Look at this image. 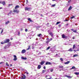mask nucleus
Returning <instances> with one entry per match:
<instances>
[{
    "label": "nucleus",
    "mask_w": 79,
    "mask_h": 79,
    "mask_svg": "<svg viewBox=\"0 0 79 79\" xmlns=\"http://www.w3.org/2000/svg\"><path fill=\"white\" fill-rule=\"evenodd\" d=\"M31 8V7L28 8L27 7H25V11H30Z\"/></svg>",
    "instance_id": "obj_3"
},
{
    "label": "nucleus",
    "mask_w": 79,
    "mask_h": 79,
    "mask_svg": "<svg viewBox=\"0 0 79 79\" xmlns=\"http://www.w3.org/2000/svg\"><path fill=\"white\" fill-rule=\"evenodd\" d=\"M71 9H72V7L71 6H70L68 10H69V11H70V10H71Z\"/></svg>",
    "instance_id": "obj_17"
},
{
    "label": "nucleus",
    "mask_w": 79,
    "mask_h": 79,
    "mask_svg": "<svg viewBox=\"0 0 79 79\" xmlns=\"http://www.w3.org/2000/svg\"><path fill=\"white\" fill-rule=\"evenodd\" d=\"M21 58L23 60H27V58H26V57H21Z\"/></svg>",
    "instance_id": "obj_16"
},
{
    "label": "nucleus",
    "mask_w": 79,
    "mask_h": 79,
    "mask_svg": "<svg viewBox=\"0 0 79 79\" xmlns=\"http://www.w3.org/2000/svg\"><path fill=\"white\" fill-rule=\"evenodd\" d=\"M3 29H2L1 31V34H2V33H3Z\"/></svg>",
    "instance_id": "obj_37"
},
{
    "label": "nucleus",
    "mask_w": 79,
    "mask_h": 79,
    "mask_svg": "<svg viewBox=\"0 0 79 79\" xmlns=\"http://www.w3.org/2000/svg\"><path fill=\"white\" fill-rule=\"evenodd\" d=\"M0 3L2 4L3 5H5L6 4V3H5V1L0 2Z\"/></svg>",
    "instance_id": "obj_5"
},
{
    "label": "nucleus",
    "mask_w": 79,
    "mask_h": 79,
    "mask_svg": "<svg viewBox=\"0 0 79 79\" xmlns=\"http://www.w3.org/2000/svg\"><path fill=\"white\" fill-rule=\"evenodd\" d=\"M2 7H1H1H0V9H2Z\"/></svg>",
    "instance_id": "obj_58"
},
{
    "label": "nucleus",
    "mask_w": 79,
    "mask_h": 79,
    "mask_svg": "<svg viewBox=\"0 0 79 79\" xmlns=\"http://www.w3.org/2000/svg\"><path fill=\"white\" fill-rule=\"evenodd\" d=\"M45 71H46L45 70H43L42 73H45Z\"/></svg>",
    "instance_id": "obj_31"
},
{
    "label": "nucleus",
    "mask_w": 79,
    "mask_h": 79,
    "mask_svg": "<svg viewBox=\"0 0 79 79\" xmlns=\"http://www.w3.org/2000/svg\"><path fill=\"white\" fill-rule=\"evenodd\" d=\"M71 69H76V67L75 66H73L71 68H70Z\"/></svg>",
    "instance_id": "obj_18"
},
{
    "label": "nucleus",
    "mask_w": 79,
    "mask_h": 79,
    "mask_svg": "<svg viewBox=\"0 0 79 79\" xmlns=\"http://www.w3.org/2000/svg\"><path fill=\"white\" fill-rule=\"evenodd\" d=\"M0 29H2V28L0 27Z\"/></svg>",
    "instance_id": "obj_62"
},
{
    "label": "nucleus",
    "mask_w": 79,
    "mask_h": 79,
    "mask_svg": "<svg viewBox=\"0 0 79 79\" xmlns=\"http://www.w3.org/2000/svg\"><path fill=\"white\" fill-rule=\"evenodd\" d=\"M53 40V39L52 38H51L50 40L49 41H51V40Z\"/></svg>",
    "instance_id": "obj_41"
},
{
    "label": "nucleus",
    "mask_w": 79,
    "mask_h": 79,
    "mask_svg": "<svg viewBox=\"0 0 79 79\" xmlns=\"http://www.w3.org/2000/svg\"><path fill=\"white\" fill-rule=\"evenodd\" d=\"M27 72H25V73H26V74H27Z\"/></svg>",
    "instance_id": "obj_55"
},
{
    "label": "nucleus",
    "mask_w": 79,
    "mask_h": 79,
    "mask_svg": "<svg viewBox=\"0 0 79 79\" xmlns=\"http://www.w3.org/2000/svg\"><path fill=\"white\" fill-rule=\"evenodd\" d=\"M8 23H10V21H8L7 22H6L5 23V24H6V25H7Z\"/></svg>",
    "instance_id": "obj_20"
},
{
    "label": "nucleus",
    "mask_w": 79,
    "mask_h": 79,
    "mask_svg": "<svg viewBox=\"0 0 79 79\" xmlns=\"http://www.w3.org/2000/svg\"><path fill=\"white\" fill-rule=\"evenodd\" d=\"M50 35H51V37H53V33H52L51 32L49 33Z\"/></svg>",
    "instance_id": "obj_21"
},
{
    "label": "nucleus",
    "mask_w": 79,
    "mask_h": 79,
    "mask_svg": "<svg viewBox=\"0 0 79 79\" xmlns=\"http://www.w3.org/2000/svg\"><path fill=\"white\" fill-rule=\"evenodd\" d=\"M21 79H26V76L25 75H23L22 77L21 78Z\"/></svg>",
    "instance_id": "obj_15"
},
{
    "label": "nucleus",
    "mask_w": 79,
    "mask_h": 79,
    "mask_svg": "<svg viewBox=\"0 0 79 79\" xmlns=\"http://www.w3.org/2000/svg\"><path fill=\"white\" fill-rule=\"evenodd\" d=\"M73 39H75V38H74V37H73L72 38Z\"/></svg>",
    "instance_id": "obj_48"
},
{
    "label": "nucleus",
    "mask_w": 79,
    "mask_h": 79,
    "mask_svg": "<svg viewBox=\"0 0 79 79\" xmlns=\"http://www.w3.org/2000/svg\"><path fill=\"white\" fill-rule=\"evenodd\" d=\"M65 77H68V78H72L73 77H71V76H68V75H65Z\"/></svg>",
    "instance_id": "obj_11"
},
{
    "label": "nucleus",
    "mask_w": 79,
    "mask_h": 79,
    "mask_svg": "<svg viewBox=\"0 0 79 79\" xmlns=\"http://www.w3.org/2000/svg\"><path fill=\"white\" fill-rule=\"evenodd\" d=\"M10 42V39H8L6 40L4 42L2 41L1 43V44H6V43H8Z\"/></svg>",
    "instance_id": "obj_1"
},
{
    "label": "nucleus",
    "mask_w": 79,
    "mask_h": 79,
    "mask_svg": "<svg viewBox=\"0 0 79 79\" xmlns=\"http://www.w3.org/2000/svg\"><path fill=\"white\" fill-rule=\"evenodd\" d=\"M10 40H13V39L12 38H10Z\"/></svg>",
    "instance_id": "obj_54"
},
{
    "label": "nucleus",
    "mask_w": 79,
    "mask_h": 79,
    "mask_svg": "<svg viewBox=\"0 0 79 79\" xmlns=\"http://www.w3.org/2000/svg\"><path fill=\"white\" fill-rule=\"evenodd\" d=\"M40 35H42V34H39V35H37V36L38 37H40Z\"/></svg>",
    "instance_id": "obj_27"
},
{
    "label": "nucleus",
    "mask_w": 79,
    "mask_h": 79,
    "mask_svg": "<svg viewBox=\"0 0 79 79\" xmlns=\"http://www.w3.org/2000/svg\"><path fill=\"white\" fill-rule=\"evenodd\" d=\"M71 0H69V1L68 2V3H70V2H71Z\"/></svg>",
    "instance_id": "obj_46"
},
{
    "label": "nucleus",
    "mask_w": 79,
    "mask_h": 79,
    "mask_svg": "<svg viewBox=\"0 0 79 79\" xmlns=\"http://www.w3.org/2000/svg\"><path fill=\"white\" fill-rule=\"evenodd\" d=\"M49 42H50V41L48 40V41H46V44H48V43H49Z\"/></svg>",
    "instance_id": "obj_35"
},
{
    "label": "nucleus",
    "mask_w": 79,
    "mask_h": 79,
    "mask_svg": "<svg viewBox=\"0 0 79 79\" xmlns=\"http://www.w3.org/2000/svg\"><path fill=\"white\" fill-rule=\"evenodd\" d=\"M44 69H46V67H45V66H44Z\"/></svg>",
    "instance_id": "obj_42"
},
{
    "label": "nucleus",
    "mask_w": 79,
    "mask_h": 79,
    "mask_svg": "<svg viewBox=\"0 0 79 79\" xmlns=\"http://www.w3.org/2000/svg\"><path fill=\"white\" fill-rule=\"evenodd\" d=\"M6 65L7 66H9V64H8V63L6 62Z\"/></svg>",
    "instance_id": "obj_39"
},
{
    "label": "nucleus",
    "mask_w": 79,
    "mask_h": 79,
    "mask_svg": "<svg viewBox=\"0 0 79 79\" xmlns=\"http://www.w3.org/2000/svg\"><path fill=\"white\" fill-rule=\"evenodd\" d=\"M61 22H58L56 23V25H57V24H60V23Z\"/></svg>",
    "instance_id": "obj_26"
},
{
    "label": "nucleus",
    "mask_w": 79,
    "mask_h": 79,
    "mask_svg": "<svg viewBox=\"0 0 79 79\" xmlns=\"http://www.w3.org/2000/svg\"><path fill=\"white\" fill-rule=\"evenodd\" d=\"M66 21H68V20H65Z\"/></svg>",
    "instance_id": "obj_56"
},
{
    "label": "nucleus",
    "mask_w": 79,
    "mask_h": 79,
    "mask_svg": "<svg viewBox=\"0 0 79 79\" xmlns=\"http://www.w3.org/2000/svg\"><path fill=\"white\" fill-rule=\"evenodd\" d=\"M14 58L13 59V60L14 61H16V60H17V57H16V56L14 55Z\"/></svg>",
    "instance_id": "obj_6"
},
{
    "label": "nucleus",
    "mask_w": 79,
    "mask_h": 79,
    "mask_svg": "<svg viewBox=\"0 0 79 79\" xmlns=\"http://www.w3.org/2000/svg\"><path fill=\"white\" fill-rule=\"evenodd\" d=\"M10 13H9L7 15H8V16H9V15H10Z\"/></svg>",
    "instance_id": "obj_49"
},
{
    "label": "nucleus",
    "mask_w": 79,
    "mask_h": 79,
    "mask_svg": "<svg viewBox=\"0 0 79 79\" xmlns=\"http://www.w3.org/2000/svg\"><path fill=\"white\" fill-rule=\"evenodd\" d=\"M56 6V4H54L52 5V7H54V6Z\"/></svg>",
    "instance_id": "obj_29"
},
{
    "label": "nucleus",
    "mask_w": 79,
    "mask_h": 79,
    "mask_svg": "<svg viewBox=\"0 0 79 79\" xmlns=\"http://www.w3.org/2000/svg\"><path fill=\"white\" fill-rule=\"evenodd\" d=\"M27 0V2L28 0Z\"/></svg>",
    "instance_id": "obj_61"
},
{
    "label": "nucleus",
    "mask_w": 79,
    "mask_h": 79,
    "mask_svg": "<svg viewBox=\"0 0 79 79\" xmlns=\"http://www.w3.org/2000/svg\"><path fill=\"white\" fill-rule=\"evenodd\" d=\"M27 74H29V73L27 72Z\"/></svg>",
    "instance_id": "obj_59"
},
{
    "label": "nucleus",
    "mask_w": 79,
    "mask_h": 79,
    "mask_svg": "<svg viewBox=\"0 0 79 79\" xmlns=\"http://www.w3.org/2000/svg\"><path fill=\"white\" fill-rule=\"evenodd\" d=\"M40 16H42V17H43V16H44L43 15H42V14H41Z\"/></svg>",
    "instance_id": "obj_45"
},
{
    "label": "nucleus",
    "mask_w": 79,
    "mask_h": 79,
    "mask_svg": "<svg viewBox=\"0 0 79 79\" xmlns=\"http://www.w3.org/2000/svg\"><path fill=\"white\" fill-rule=\"evenodd\" d=\"M28 20L29 21H30V22H33V21H32V20H31V19L30 18L28 19Z\"/></svg>",
    "instance_id": "obj_22"
},
{
    "label": "nucleus",
    "mask_w": 79,
    "mask_h": 79,
    "mask_svg": "<svg viewBox=\"0 0 79 79\" xmlns=\"http://www.w3.org/2000/svg\"><path fill=\"white\" fill-rule=\"evenodd\" d=\"M66 25L67 26H68V24H67Z\"/></svg>",
    "instance_id": "obj_60"
},
{
    "label": "nucleus",
    "mask_w": 79,
    "mask_h": 79,
    "mask_svg": "<svg viewBox=\"0 0 79 79\" xmlns=\"http://www.w3.org/2000/svg\"><path fill=\"white\" fill-rule=\"evenodd\" d=\"M71 31H73V32H75V33L77 32V30H74V29H71Z\"/></svg>",
    "instance_id": "obj_7"
},
{
    "label": "nucleus",
    "mask_w": 79,
    "mask_h": 79,
    "mask_svg": "<svg viewBox=\"0 0 79 79\" xmlns=\"http://www.w3.org/2000/svg\"><path fill=\"white\" fill-rule=\"evenodd\" d=\"M78 56V55L77 54H75L73 55V57H76V56Z\"/></svg>",
    "instance_id": "obj_24"
},
{
    "label": "nucleus",
    "mask_w": 79,
    "mask_h": 79,
    "mask_svg": "<svg viewBox=\"0 0 79 79\" xmlns=\"http://www.w3.org/2000/svg\"><path fill=\"white\" fill-rule=\"evenodd\" d=\"M54 1H56V0H52V2H54Z\"/></svg>",
    "instance_id": "obj_50"
},
{
    "label": "nucleus",
    "mask_w": 79,
    "mask_h": 79,
    "mask_svg": "<svg viewBox=\"0 0 79 79\" xmlns=\"http://www.w3.org/2000/svg\"><path fill=\"white\" fill-rule=\"evenodd\" d=\"M60 60H61V61H63V58H60Z\"/></svg>",
    "instance_id": "obj_33"
},
{
    "label": "nucleus",
    "mask_w": 79,
    "mask_h": 79,
    "mask_svg": "<svg viewBox=\"0 0 79 79\" xmlns=\"http://www.w3.org/2000/svg\"><path fill=\"white\" fill-rule=\"evenodd\" d=\"M45 61H42L40 63V64L41 65H43L44 63H45Z\"/></svg>",
    "instance_id": "obj_8"
},
{
    "label": "nucleus",
    "mask_w": 79,
    "mask_h": 79,
    "mask_svg": "<svg viewBox=\"0 0 79 79\" xmlns=\"http://www.w3.org/2000/svg\"><path fill=\"white\" fill-rule=\"evenodd\" d=\"M30 48H31V46L29 45L28 46V48L27 49V50H29V49H30Z\"/></svg>",
    "instance_id": "obj_23"
},
{
    "label": "nucleus",
    "mask_w": 79,
    "mask_h": 79,
    "mask_svg": "<svg viewBox=\"0 0 79 79\" xmlns=\"http://www.w3.org/2000/svg\"><path fill=\"white\" fill-rule=\"evenodd\" d=\"M61 25H59L58 26V27H61Z\"/></svg>",
    "instance_id": "obj_43"
},
{
    "label": "nucleus",
    "mask_w": 79,
    "mask_h": 79,
    "mask_svg": "<svg viewBox=\"0 0 79 79\" xmlns=\"http://www.w3.org/2000/svg\"><path fill=\"white\" fill-rule=\"evenodd\" d=\"M25 32H27V29H25Z\"/></svg>",
    "instance_id": "obj_40"
},
{
    "label": "nucleus",
    "mask_w": 79,
    "mask_h": 79,
    "mask_svg": "<svg viewBox=\"0 0 79 79\" xmlns=\"http://www.w3.org/2000/svg\"><path fill=\"white\" fill-rule=\"evenodd\" d=\"M13 12L14 13H16L18 14L19 13V11L17 10H14L13 11Z\"/></svg>",
    "instance_id": "obj_4"
},
{
    "label": "nucleus",
    "mask_w": 79,
    "mask_h": 79,
    "mask_svg": "<svg viewBox=\"0 0 79 79\" xmlns=\"http://www.w3.org/2000/svg\"><path fill=\"white\" fill-rule=\"evenodd\" d=\"M10 6H13V4H9L8 6L9 7H10Z\"/></svg>",
    "instance_id": "obj_34"
},
{
    "label": "nucleus",
    "mask_w": 79,
    "mask_h": 79,
    "mask_svg": "<svg viewBox=\"0 0 79 79\" xmlns=\"http://www.w3.org/2000/svg\"><path fill=\"white\" fill-rule=\"evenodd\" d=\"M21 53H26V50L25 49H23Z\"/></svg>",
    "instance_id": "obj_12"
},
{
    "label": "nucleus",
    "mask_w": 79,
    "mask_h": 79,
    "mask_svg": "<svg viewBox=\"0 0 79 79\" xmlns=\"http://www.w3.org/2000/svg\"><path fill=\"white\" fill-rule=\"evenodd\" d=\"M41 65H39L38 66V67H37V68L38 69H40L41 68Z\"/></svg>",
    "instance_id": "obj_10"
},
{
    "label": "nucleus",
    "mask_w": 79,
    "mask_h": 79,
    "mask_svg": "<svg viewBox=\"0 0 79 79\" xmlns=\"http://www.w3.org/2000/svg\"><path fill=\"white\" fill-rule=\"evenodd\" d=\"M61 36L62 38V39H68V36L65 35L64 34H62Z\"/></svg>",
    "instance_id": "obj_2"
},
{
    "label": "nucleus",
    "mask_w": 79,
    "mask_h": 79,
    "mask_svg": "<svg viewBox=\"0 0 79 79\" xmlns=\"http://www.w3.org/2000/svg\"><path fill=\"white\" fill-rule=\"evenodd\" d=\"M19 8V6L17 5L15 7V9H17V8Z\"/></svg>",
    "instance_id": "obj_14"
},
{
    "label": "nucleus",
    "mask_w": 79,
    "mask_h": 79,
    "mask_svg": "<svg viewBox=\"0 0 79 79\" xmlns=\"http://www.w3.org/2000/svg\"><path fill=\"white\" fill-rule=\"evenodd\" d=\"M73 51H74V52H76V51H78V50H74Z\"/></svg>",
    "instance_id": "obj_44"
},
{
    "label": "nucleus",
    "mask_w": 79,
    "mask_h": 79,
    "mask_svg": "<svg viewBox=\"0 0 79 79\" xmlns=\"http://www.w3.org/2000/svg\"><path fill=\"white\" fill-rule=\"evenodd\" d=\"M2 63H3V62H1L0 63V64H2Z\"/></svg>",
    "instance_id": "obj_47"
},
{
    "label": "nucleus",
    "mask_w": 79,
    "mask_h": 79,
    "mask_svg": "<svg viewBox=\"0 0 79 79\" xmlns=\"http://www.w3.org/2000/svg\"><path fill=\"white\" fill-rule=\"evenodd\" d=\"M50 46L48 47L47 48V50H49V49H50Z\"/></svg>",
    "instance_id": "obj_32"
},
{
    "label": "nucleus",
    "mask_w": 79,
    "mask_h": 79,
    "mask_svg": "<svg viewBox=\"0 0 79 79\" xmlns=\"http://www.w3.org/2000/svg\"><path fill=\"white\" fill-rule=\"evenodd\" d=\"M68 51H69V52H73V48H70L68 50Z\"/></svg>",
    "instance_id": "obj_19"
},
{
    "label": "nucleus",
    "mask_w": 79,
    "mask_h": 79,
    "mask_svg": "<svg viewBox=\"0 0 79 79\" xmlns=\"http://www.w3.org/2000/svg\"><path fill=\"white\" fill-rule=\"evenodd\" d=\"M53 69H51L50 70L51 72H53Z\"/></svg>",
    "instance_id": "obj_38"
},
{
    "label": "nucleus",
    "mask_w": 79,
    "mask_h": 79,
    "mask_svg": "<svg viewBox=\"0 0 79 79\" xmlns=\"http://www.w3.org/2000/svg\"><path fill=\"white\" fill-rule=\"evenodd\" d=\"M75 17L74 16H73L72 17H71V19H73V18H74Z\"/></svg>",
    "instance_id": "obj_36"
},
{
    "label": "nucleus",
    "mask_w": 79,
    "mask_h": 79,
    "mask_svg": "<svg viewBox=\"0 0 79 79\" xmlns=\"http://www.w3.org/2000/svg\"><path fill=\"white\" fill-rule=\"evenodd\" d=\"M56 56H57L58 55V54H56Z\"/></svg>",
    "instance_id": "obj_57"
},
{
    "label": "nucleus",
    "mask_w": 79,
    "mask_h": 79,
    "mask_svg": "<svg viewBox=\"0 0 79 79\" xmlns=\"http://www.w3.org/2000/svg\"><path fill=\"white\" fill-rule=\"evenodd\" d=\"M45 64H46V65H47L48 64H51V63H50V62L47 61L46 62Z\"/></svg>",
    "instance_id": "obj_9"
},
{
    "label": "nucleus",
    "mask_w": 79,
    "mask_h": 79,
    "mask_svg": "<svg viewBox=\"0 0 79 79\" xmlns=\"http://www.w3.org/2000/svg\"><path fill=\"white\" fill-rule=\"evenodd\" d=\"M69 63H70V61H68L66 62H65L64 63V64H69Z\"/></svg>",
    "instance_id": "obj_13"
},
{
    "label": "nucleus",
    "mask_w": 79,
    "mask_h": 79,
    "mask_svg": "<svg viewBox=\"0 0 79 79\" xmlns=\"http://www.w3.org/2000/svg\"><path fill=\"white\" fill-rule=\"evenodd\" d=\"M10 66H12V64H10Z\"/></svg>",
    "instance_id": "obj_52"
},
{
    "label": "nucleus",
    "mask_w": 79,
    "mask_h": 79,
    "mask_svg": "<svg viewBox=\"0 0 79 79\" xmlns=\"http://www.w3.org/2000/svg\"><path fill=\"white\" fill-rule=\"evenodd\" d=\"M75 47H76V46H75L74 45H73V49H74L75 48Z\"/></svg>",
    "instance_id": "obj_30"
},
{
    "label": "nucleus",
    "mask_w": 79,
    "mask_h": 79,
    "mask_svg": "<svg viewBox=\"0 0 79 79\" xmlns=\"http://www.w3.org/2000/svg\"><path fill=\"white\" fill-rule=\"evenodd\" d=\"M47 39H47H48V38Z\"/></svg>",
    "instance_id": "obj_63"
},
{
    "label": "nucleus",
    "mask_w": 79,
    "mask_h": 79,
    "mask_svg": "<svg viewBox=\"0 0 79 79\" xmlns=\"http://www.w3.org/2000/svg\"><path fill=\"white\" fill-rule=\"evenodd\" d=\"M47 77H48V76H47V75H46L45 77L46 78H47Z\"/></svg>",
    "instance_id": "obj_53"
},
{
    "label": "nucleus",
    "mask_w": 79,
    "mask_h": 79,
    "mask_svg": "<svg viewBox=\"0 0 79 79\" xmlns=\"http://www.w3.org/2000/svg\"><path fill=\"white\" fill-rule=\"evenodd\" d=\"M11 14V13H12V10H11L10 11V12Z\"/></svg>",
    "instance_id": "obj_51"
},
{
    "label": "nucleus",
    "mask_w": 79,
    "mask_h": 79,
    "mask_svg": "<svg viewBox=\"0 0 79 79\" xmlns=\"http://www.w3.org/2000/svg\"><path fill=\"white\" fill-rule=\"evenodd\" d=\"M75 74L76 75H79V73L76 72V73H75Z\"/></svg>",
    "instance_id": "obj_25"
},
{
    "label": "nucleus",
    "mask_w": 79,
    "mask_h": 79,
    "mask_svg": "<svg viewBox=\"0 0 79 79\" xmlns=\"http://www.w3.org/2000/svg\"><path fill=\"white\" fill-rule=\"evenodd\" d=\"M63 67H64L63 66H59V68H63Z\"/></svg>",
    "instance_id": "obj_28"
}]
</instances>
